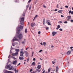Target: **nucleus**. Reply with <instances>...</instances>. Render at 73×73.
Here are the masks:
<instances>
[{
	"label": "nucleus",
	"instance_id": "412c9836",
	"mask_svg": "<svg viewBox=\"0 0 73 73\" xmlns=\"http://www.w3.org/2000/svg\"><path fill=\"white\" fill-rule=\"evenodd\" d=\"M31 8H32V5H31L29 7V10H31Z\"/></svg>",
	"mask_w": 73,
	"mask_h": 73
},
{
	"label": "nucleus",
	"instance_id": "e2e57ef3",
	"mask_svg": "<svg viewBox=\"0 0 73 73\" xmlns=\"http://www.w3.org/2000/svg\"><path fill=\"white\" fill-rule=\"evenodd\" d=\"M51 47V48H53V47H54V46H53V45H52Z\"/></svg>",
	"mask_w": 73,
	"mask_h": 73
},
{
	"label": "nucleus",
	"instance_id": "6e6d98bb",
	"mask_svg": "<svg viewBox=\"0 0 73 73\" xmlns=\"http://www.w3.org/2000/svg\"><path fill=\"white\" fill-rule=\"evenodd\" d=\"M61 17H64V16H63L62 15H61Z\"/></svg>",
	"mask_w": 73,
	"mask_h": 73
},
{
	"label": "nucleus",
	"instance_id": "f3484780",
	"mask_svg": "<svg viewBox=\"0 0 73 73\" xmlns=\"http://www.w3.org/2000/svg\"><path fill=\"white\" fill-rule=\"evenodd\" d=\"M13 69H14V68L13 66L11 67L9 69V70H13Z\"/></svg>",
	"mask_w": 73,
	"mask_h": 73
},
{
	"label": "nucleus",
	"instance_id": "5701e85b",
	"mask_svg": "<svg viewBox=\"0 0 73 73\" xmlns=\"http://www.w3.org/2000/svg\"><path fill=\"white\" fill-rule=\"evenodd\" d=\"M32 65H35V62H33L32 63Z\"/></svg>",
	"mask_w": 73,
	"mask_h": 73
},
{
	"label": "nucleus",
	"instance_id": "f704fd0d",
	"mask_svg": "<svg viewBox=\"0 0 73 73\" xmlns=\"http://www.w3.org/2000/svg\"><path fill=\"white\" fill-rule=\"evenodd\" d=\"M28 7H29V5H27V6H26V8H28Z\"/></svg>",
	"mask_w": 73,
	"mask_h": 73
},
{
	"label": "nucleus",
	"instance_id": "c756f323",
	"mask_svg": "<svg viewBox=\"0 0 73 73\" xmlns=\"http://www.w3.org/2000/svg\"><path fill=\"white\" fill-rule=\"evenodd\" d=\"M25 13H24L22 15V16L23 17V16H25Z\"/></svg>",
	"mask_w": 73,
	"mask_h": 73
},
{
	"label": "nucleus",
	"instance_id": "603ef678",
	"mask_svg": "<svg viewBox=\"0 0 73 73\" xmlns=\"http://www.w3.org/2000/svg\"><path fill=\"white\" fill-rule=\"evenodd\" d=\"M65 7H66V8H68V6H66Z\"/></svg>",
	"mask_w": 73,
	"mask_h": 73
},
{
	"label": "nucleus",
	"instance_id": "cd10ccee",
	"mask_svg": "<svg viewBox=\"0 0 73 73\" xmlns=\"http://www.w3.org/2000/svg\"><path fill=\"white\" fill-rule=\"evenodd\" d=\"M43 45L44 46H45V45H46V42H43Z\"/></svg>",
	"mask_w": 73,
	"mask_h": 73
},
{
	"label": "nucleus",
	"instance_id": "ea45409f",
	"mask_svg": "<svg viewBox=\"0 0 73 73\" xmlns=\"http://www.w3.org/2000/svg\"><path fill=\"white\" fill-rule=\"evenodd\" d=\"M23 48L21 49V50L20 52H23Z\"/></svg>",
	"mask_w": 73,
	"mask_h": 73
},
{
	"label": "nucleus",
	"instance_id": "37998d69",
	"mask_svg": "<svg viewBox=\"0 0 73 73\" xmlns=\"http://www.w3.org/2000/svg\"><path fill=\"white\" fill-rule=\"evenodd\" d=\"M32 1V0H29L28 3H30Z\"/></svg>",
	"mask_w": 73,
	"mask_h": 73
},
{
	"label": "nucleus",
	"instance_id": "774afa93",
	"mask_svg": "<svg viewBox=\"0 0 73 73\" xmlns=\"http://www.w3.org/2000/svg\"><path fill=\"white\" fill-rule=\"evenodd\" d=\"M35 72H31V73H34Z\"/></svg>",
	"mask_w": 73,
	"mask_h": 73
},
{
	"label": "nucleus",
	"instance_id": "f257e3e1",
	"mask_svg": "<svg viewBox=\"0 0 73 73\" xmlns=\"http://www.w3.org/2000/svg\"><path fill=\"white\" fill-rule=\"evenodd\" d=\"M23 36L22 34H19L18 36H17L16 35V37H14V38H13L12 40V41H19V42L20 43V41H19V40L18 39L15 38L16 37H18L19 38V39L20 40V39H21L22 38H23Z\"/></svg>",
	"mask_w": 73,
	"mask_h": 73
},
{
	"label": "nucleus",
	"instance_id": "f8f14e48",
	"mask_svg": "<svg viewBox=\"0 0 73 73\" xmlns=\"http://www.w3.org/2000/svg\"><path fill=\"white\" fill-rule=\"evenodd\" d=\"M70 53H71V51H70V50H69L67 52V55H69L70 54Z\"/></svg>",
	"mask_w": 73,
	"mask_h": 73
},
{
	"label": "nucleus",
	"instance_id": "13d9d810",
	"mask_svg": "<svg viewBox=\"0 0 73 73\" xmlns=\"http://www.w3.org/2000/svg\"><path fill=\"white\" fill-rule=\"evenodd\" d=\"M40 44H41V45H43V44H42V42L40 43Z\"/></svg>",
	"mask_w": 73,
	"mask_h": 73
},
{
	"label": "nucleus",
	"instance_id": "423d86ee",
	"mask_svg": "<svg viewBox=\"0 0 73 73\" xmlns=\"http://www.w3.org/2000/svg\"><path fill=\"white\" fill-rule=\"evenodd\" d=\"M57 34V32H56L55 31H53L52 33V35L53 36H55Z\"/></svg>",
	"mask_w": 73,
	"mask_h": 73
},
{
	"label": "nucleus",
	"instance_id": "bf43d9fd",
	"mask_svg": "<svg viewBox=\"0 0 73 73\" xmlns=\"http://www.w3.org/2000/svg\"><path fill=\"white\" fill-rule=\"evenodd\" d=\"M43 20V23H45V19H44Z\"/></svg>",
	"mask_w": 73,
	"mask_h": 73
},
{
	"label": "nucleus",
	"instance_id": "ddd939ff",
	"mask_svg": "<svg viewBox=\"0 0 73 73\" xmlns=\"http://www.w3.org/2000/svg\"><path fill=\"white\" fill-rule=\"evenodd\" d=\"M19 59L20 60H23L24 59V56H23L22 57L20 56L19 57Z\"/></svg>",
	"mask_w": 73,
	"mask_h": 73
},
{
	"label": "nucleus",
	"instance_id": "2f4dec72",
	"mask_svg": "<svg viewBox=\"0 0 73 73\" xmlns=\"http://www.w3.org/2000/svg\"><path fill=\"white\" fill-rule=\"evenodd\" d=\"M46 30H48V29H49V27H46Z\"/></svg>",
	"mask_w": 73,
	"mask_h": 73
},
{
	"label": "nucleus",
	"instance_id": "0eeeda50",
	"mask_svg": "<svg viewBox=\"0 0 73 73\" xmlns=\"http://www.w3.org/2000/svg\"><path fill=\"white\" fill-rule=\"evenodd\" d=\"M20 56L21 57H22V56H23V55H24V52H22V51L20 52Z\"/></svg>",
	"mask_w": 73,
	"mask_h": 73
},
{
	"label": "nucleus",
	"instance_id": "20e7f679",
	"mask_svg": "<svg viewBox=\"0 0 73 73\" xmlns=\"http://www.w3.org/2000/svg\"><path fill=\"white\" fill-rule=\"evenodd\" d=\"M24 18L22 17L21 18V20L20 21V24L22 25H24Z\"/></svg>",
	"mask_w": 73,
	"mask_h": 73
},
{
	"label": "nucleus",
	"instance_id": "6e6552de",
	"mask_svg": "<svg viewBox=\"0 0 73 73\" xmlns=\"http://www.w3.org/2000/svg\"><path fill=\"white\" fill-rule=\"evenodd\" d=\"M11 66V65L9 64L7 66H6L5 67V68H7V69H8V68H10Z\"/></svg>",
	"mask_w": 73,
	"mask_h": 73
},
{
	"label": "nucleus",
	"instance_id": "09e8293b",
	"mask_svg": "<svg viewBox=\"0 0 73 73\" xmlns=\"http://www.w3.org/2000/svg\"><path fill=\"white\" fill-rule=\"evenodd\" d=\"M33 61H35V60H36V58H33Z\"/></svg>",
	"mask_w": 73,
	"mask_h": 73
},
{
	"label": "nucleus",
	"instance_id": "4468645a",
	"mask_svg": "<svg viewBox=\"0 0 73 73\" xmlns=\"http://www.w3.org/2000/svg\"><path fill=\"white\" fill-rule=\"evenodd\" d=\"M41 65H38L37 66V68L38 69H41Z\"/></svg>",
	"mask_w": 73,
	"mask_h": 73
},
{
	"label": "nucleus",
	"instance_id": "69168bd1",
	"mask_svg": "<svg viewBox=\"0 0 73 73\" xmlns=\"http://www.w3.org/2000/svg\"><path fill=\"white\" fill-rule=\"evenodd\" d=\"M73 48V47H70V49H72Z\"/></svg>",
	"mask_w": 73,
	"mask_h": 73
},
{
	"label": "nucleus",
	"instance_id": "72a5a7b5",
	"mask_svg": "<svg viewBox=\"0 0 73 73\" xmlns=\"http://www.w3.org/2000/svg\"><path fill=\"white\" fill-rule=\"evenodd\" d=\"M64 24H67L68 23V22H67V21H66L64 22Z\"/></svg>",
	"mask_w": 73,
	"mask_h": 73
},
{
	"label": "nucleus",
	"instance_id": "7ed1b4c3",
	"mask_svg": "<svg viewBox=\"0 0 73 73\" xmlns=\"http://www.w3.org/2000/svg\"><path fill=\"white\" fill-rule=\"evenodd\" d=\"M15 50L16 52L15 53H13L12 55L13 56L18 54H19V52L20 50L19 49H15Z\"/></svg>",
	"mask_w": 73,
	"mask_h": 73
},
{
	"label": "nucleus",
	"instance_id": "e433bc0d",
	"mask_svg": "<svg viewBox=\"0 0 73 73\" xmlns=\"http://www.w3.org/2000/svg\"><path fill=\"white\" fill-rule=\"evenodd\" d=\"M32 70H33V68H31L30 70V72H31L32 71Z\"/></svg>",
	"mask_w": 73,
	"mask_h": 73
},
{
	"label": "nucleus",
	"instance_id": "a18cd8bd",
	"mask_svg": "<svg viewBox=\"0 0 73 73\" xmlns=\"http://www.w3.org/2000/svg\"><path fill=\"white\" fill-rule=\"evenodd\" d=\"M38 34H40V33H41V32L40 31H38Z\"/></svg>",
	"mask_w": 73,
	"mask_h": 73
},
{
	"label": "nucleus",
	"instance_id": "8fccbe9b",
	"mask_svg": "<svg viewBox=\"0 0 73 73\" xmlns=\"http://www.w3.org/2000/svg\"><path fill=\"white\" fill-rule=\"evenodd\" d=\"M71 15H73V11L71 12Z\"/></svg>",
	"mask_w": 73,
	"mask_h": 73
},
{
	"label": "nucleus",
	"instance_id": "39448f33",
	"mask_svg": "<svg viewBox=\"0 0 73 73\" xmlns=\"http://www.w3.org/2000/svg\"><path fill=\"white\" fill-rule=\"evenodd\" d=\"M24 52L25 53V55L26 57H29V54L28 53V52H27V51H25Z\"/></svg>",
	"mask_w": 73,
	"mask_h": 73
},
{
	"label": "nucleus",
	"instance_id": "9b49d317",
	"mask_svg": "<svg viewBox=\"0 0 73 73\" xmlns=\"http://www.w3.org/2000/svg\"><path fill=\"white\" fill-rule=\"evenodd\" d=\"M13 63L14 65H16L17 64V61L15 60L13 62Z\"/></svg>",
	"mask_w": 73,
	"mask_h": 73
},
{
	"label": "nucleus",
	"instance_id": "0e129e2a",
	"mask_svg": "<svg viewBox=\"0 0 73 73\" xmlns=\"http://www.w3.org/2000/svg\"><path fill=\"white\" fill-rule=\"evenodd\" d=\"M23 41L24 42V43H25V42H26L25 39Z\"/></svg>",
	"mask_w": 73,
	"mask_h": 73
},
{
	"label": "nucleus",
	"instance_id": "a211bd4d",
	"mask_svg": "<svg viewBox=\"0 0 73 73\" xmlns=\"http://www.w3.org/2000/svg\"><path fill=\"white\" fill-rule=\"evenodd\" d=\"M56 72H57V71L58 70V66H56Z\"/></svg>",
	"mask_w": 73,
	"mask_h": 73
},
{
	"label": "nucleus",
	"instance_id": "338daca9",
	"mask_svg": "<svg viewBox=\"0 0 73 73\" xmlns=\"http://www.w3.org/2000/svg\"><path fill=\"white\" fill-rule=\"evenodd\" d=\"M35 18H34V19H33V21H35Z\"/></svg>",
	"mask_w": 73,
	"mask_h": 73
},
{
	"label": "nucleus",
	"instance_id": "7c9ffc66",
	"mask_svg": "<svg viewBox=\"0 0 73 73\" xmlns=\"http://www.w3.org/2000/svg\"><path fill=\"white\" fill-rule=\"evenodd\" d=\"M52 63L53 64H55L56 63V62H54V61H53L52 62Z\"/></svg>",
	"mask_w": 73,
	"mask_h": 73
},
{
	"label": "nucleus",
	"instance_id": "4be33fe9",
	"mask_svg": "<svg viewBox=\"0 0 73 73\" xmlns=\"http://www.w3.org/2000/svg\"><path fill=\"white\" fill-rule=\"evenodd\" d=\"M68 19H71V16L70 15L68 16Z\"/></svg>",
	"mask_w": 73,
	"mask_h": 73
},
{
	"label": "nucleus",
	"instance_id": "aec40b11",
	"mask_svg": "<svg viewBox=\"0 0 73 73\" xmlns=\"http://www.w3.org/2000/svg\"><path fill=\"white\" fill-rule=\"evenodd\" d=\"M50 20H47L46 21V23H49V22H50Z\"/></svg>",
	"mask_w": 73,
	"mask_h": 73
},
{
	"label": "nucleus",
	"instance_id": "a19ab883",
	"mask_svg": "<svg viewBox=\"0 0 73 73\" xmlns=\"http://www.w3.org/2000/svg\"><path fill=\"white\" fill-rule=\"evenodd\" d=\"M60 31H62V29H59Z\"/></svg>",
	"mask_w": 73,
	"mask_h": 73
},
{
	"label": "nucleus",
	"instance_id": "a878e982",
	"mask_svg": "<svg viewBox=\"0 0 73 73\" xmlns=\"http://www.w3.org/2000/svg\"><path fill=\"white\" fill-rule=\"evenodd\" d=\"M47 24L48 25H51V24H50V22H48Z\"/></svg>",
	"mask_w": 73,
	"mask_h": 73
},
{
	"label": "nucleus",
	"instance_id": "c03bdc74",
	"mask_svg": "<svg viewBox=\"0 0 73 73\" xmlns=\"http://www.w3.org/2000/svg\"><path fill=\"white\" fill-rule=\"evenodd\" d=\"M43 7H44L45 8H46V7L45 5H43Z\"/></svg>",
	"mask_w": 73,
	"mask_h": 73
},
{
	"label": "nucleus",
	"instance_id": "b1692460",
	"mask_svg": "<svg viewBox=\"0 0 73 73\" xmlns=\"http://www.w3.org/2000/svg\"><path fill=\"white\" fill-rule=\"evenodd\" d=\"M36 70H37V71H38V73H39V72H40V71H41V70H39L38 69H36Z\"/></svg>",
	"mask_w": 73,
	"mask_h": 73
},
{
	"label": "nucleus",
	"instance_id": "052dcab7",
	"mask_svg": "<svg viewBox=\"0 0 73 73\" xmlns=\"http://www.w3.org/2000/svg\"><path fill=\"white\" fill-rule=\"evenodd\" d=\"M20 65V63H19L17 65V66H19V65Z\"/></svg>",
	"mask_w": 73,
	"mask_h": 73
},
{
	"label": "nucleus",
	"instance_id": "de8ad7c7",
	"mask_svg": "<svg viewBox=\"0 0 73 73\" xmlns=\"http://www.w3.org/2000/svg\"><path fill=\"white\" fill-rule=\"evenodd\" d=\"M70 21H71V22H73V19H71L70 20Z\"/></svg>",
	"mask_w": 73,
	"mask_h": 73
},
{
	"label": "nucleus",
	"instance_id": "9d476101",
	"mask_svg": "<svg viewBox=\"0 0 73 73\" xmlns=\"http://www.w3.org/2000/svg\"><path fill=\"white\" fill-rule=\"evenodd\" d=\"M5 73H13L11 71H8L7 70H5Z\"/></svg>",
	"mask_w": 73,
	"mask_h": 73
},
{
	"label": "nucleus",
	"instance_id": "3c124183",
	"mask_svg": "<svg viewBox=\"0 0 73 73\" xmlns=\"http://www.w3.org/2000/svg\"><path fill=\"white\" fill-rule=\"evenodd\" d=\"M12 45L13 46H15V44H13V43H12Z\"/></svg>",
	"mask_w": 73,
	"mask_h": 73
},
{
	"label": "nucleus",
	"instance_id": "79ce46f5",
	"mask_svg": "<svg viewBox=\"0 0 73 73\" xmlns=\"http://www.w3.org/2000/svg\"><path fill=\"white\" fill-rule=\"evenodd\" d=\"M12 57L13 58L14 60H16V58H15V57H13V56H12Z\"/></svg>",
	"mask_w": 73,
	"mask_h": 73
},
{
	"label": "nucleus",
	"instance_id": "4c0bfd02",
	"mask_svg": "<svg viewBox=\"0 0 73 73\" xmlns=\"http://www.w3.org/2000/svg\"><path fill=\"white\" fill-rule=\"evenodd\" d=\"M15 3H17L18 2H19V1L18 0H17V1L16 0V1H15Z\"/></svg>",
	"mask_w": 73,
	"mask_h": 73
},
{
	"label": "nucleus",
	"instance_id": "2eb2a0df",
	"mask_svg": "<svg viewBox=\"0 0 73 73\" xmlns=\"http://www.w3.org/2000/svg\"><path fill=\"white\" fill-rule=\"evenodd\" d=\"M14 70H15V73H18V71H19V70H16V69L15 68L14 69Z\"/></svg>",
	"mask_w": 73,
	"mask_h": 73
},
{
	"label": "nucleus",
	"instance_id": "5fc2aeb1",
	"mask_svg": "<svg viewBox=\"0 0 73 73\" xmlns=\"http://www.w3.org/2000/svg\"><path fill=\"white\" fill-rule=\"evenodd\" d=\"M34 54V52L33 51L32 52V54Z\"/></svg>",
	"mask_w": 73,
	"mask_h": 73
},
{
	"label": "nucleus",
	"instance_id": "f03ea898",
	"mask_svg": "<svg viewBox=\"0 0 73 73\" xmlns=\"http://www.w3.org/2000/svg\"><path fill=\"white\" fill-rule=\"evenodd\" d=\"M23 29V26H22L21 25L19 27L18 26L17 29L16 30H17V34H19V32L20 31V29Z\"/></svg>",
	"mask_w": 73,
	"mask_h": 73
},
{
	"label": "nucleus",
	"instance_id": "680f3d73",
	"mask_svg": "<svg viewBox=\"0 0 73 73\" xmlns=\"http://www.w3.org/2000/svg\"><path fill=\"white\" fill-rule=\"evenodd\" d=\"M22 44H24V43H25L24 41H23L22 42Z\"/></svg>",
	"mask_w": 73,
	"mask_h": 73
},
{
	"label": "nucleus",
	"instance_id": "6ab92c4d",
	"mask_svg": "<svg viewBox=\"0 0 73 73\" xmlns=\"http://www.w3.org/2000/svg\"><path fill=\"white\" fill-rule=\"evenodd\" d=\"M60 28V25H58L57 26V28H56V29L58 30V28Z\"/></svg>",
	"mask_w": 73,
	"mask_h": 73
},
{
	"label": "nucleus",
	"instance_id": "1a4fd4ad",
	"mask_svg": "<svg viewBox=\"0 0 73 73\" xmlns=\"http://www.w3.org/2000/svg\"><path fill=\"white\" fill-rule=\"evenodd\" d=\"M36 25V24L35 23H32L31 24V26L32 27H34Z\"/></svg>",
	"mask_w": 73,
	"mask_h": 73
},
{
	"label": "nucleus",
	"instance_id": "c85d7f7f",
	"mask_svg": "<svg viewBox=\"0 0 73 73\" xmlns=\"http://www.w3.org/2000/svg\"><path fill=\"white\" fill-rule=\"evenodd\" d=\"M50 68H49L48 69V73H49V72H50Z\"/></svg>",
	"mask_w": 73,
	"mask_h": 73
},
{
	"label": "nucleus",
	"instance_id": "dca6fc26",
	"mask_svg": "<svg viewBox=\"0 0 73 73\" xmlns=\"http://www.w3.org/2000/svg\"><path fill=\"white\" fill-rule=\"evenodd\" d=\"M63 11L62 10H59L58 11V13H62V11Z\"/></svg>",
	"mask_w": 73,
	"mask_h": 73
},
{
	"label": "nucleus",
	"instance_id": "864d4df0",
	"mask_svg": "<svg viewBox=\"0 0 73 73\" xmlns=\"http://www.w3.org/2000/svg\"><path fill=\"white\" fill-rule=\"evenodd\" d=\"M57 11V9H56L54 10V11Z\"/></svg>",
	"mask_w": 73,
	"mask_h": 73
},
{
	"label": "nucleus",
	"instance_id": "473e14b6",
	"mask_svg": "<svg viewBox=\"0 0 73 73\" xmlns=\"http://www.w3.org/2000/svg\"><path fill=\"white\" fill-rule=\"evenodd\" d=\"M72 12V11H70L69 12H68V13L69 14H70V13H71V12Z\"/></svg>",
	"mask_w": 73,
	"mask_h": 73
},
{
	"label": "nucleus",
	"instance_id": "49530a36",
	"mask_svg": "<svg viewBox=\"0 0 73 73\" xmlns=\"http://www.w3.org/2000/svg\"><path fill=\"white\" fill-rule=\"evenodd\" d=\"M58 23H62V21H60Z\"/></svg>",
	"mask_w": 73,
	"mask_h": 73
},
{
	"label": "nucleus",
	"instance_id": "bb28decb",
	"mask_svg": "<svg viewBox=\"0 0 73 73\" xmlns=\"http://www.w3.org/2000/svg\"><path fill=\"white\" fill-rule=\"evenodd\" d=\"M38 16V15H36L35 17H34V19H36L37 17Z\"/></svg>",
	"mask_w": 73,
	"mask_h": 73
},
{
	"label": "nucleus",
	"instance_id": "58836bf2",
	"mask_svg": "<svg viewBox=\"0 0 73 73\" xmlns=\"http://www.w3.org/2000/svg\"><path fill=\"white\" fill-rule=\"evenodd\" d=\"M42 50H40L39 51V52L40 53H41V52H42Z\"/></svg>",
	"mask_w": 73,
	"mask_h": 73
},
{
	"label": "nucleus",
	"instance_id": "c9c22d12",
	"mask_svg": "<svg viewBox=\"0 0 73 73\" xmlns=\"http://www.w3.org/2000/svg\"><path fill=\"white\" fill-rule=\"evenodd\" d=\"M29 58H27V62H28V61H29Z\"/></svg>",
	"mask_w": 73,
	"mask_h": 73
},
{
	"label": "nucleus",
	"instance_id": "393cba45",
	"mask_svg": "<svg viewBox=\"0 0 73 73\" xmlns=\"http://www.w3.org/2000/svg\"><path fill=\"white\" fill-rule=\"evenodd\" d=\"M25 33H27V29H25Z\"/></svg>",
	"mask_w": 73,
	"mask_h": 73
},
{
	"label": "nucleus",
	"instance_id": "4d7b16f0",
	"mask_svg": "<svg viewBox=\"0 0 73 73\" xmlns=\"http://www.w3.org/2000/svg\"><path fill=\"white\" fill-rule=\"evenodd\" d=\"M45 70H44L43 71V72H42V73H45Z\"/></svg>",
	"mask_w": 73,
	"mask_h": 73
}]
</instances>
